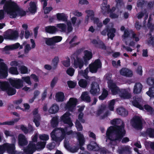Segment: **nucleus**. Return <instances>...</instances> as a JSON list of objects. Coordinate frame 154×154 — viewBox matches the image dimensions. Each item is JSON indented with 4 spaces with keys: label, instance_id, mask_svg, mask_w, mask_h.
<instances>
[{
    "label": "nucleus",
    "instance_id": "15",
    "mask_svg": "<svg viewBox=\"0 0 154 154\" xmlns=\"http://www.w3.org/2000/svg\"><path fill=\"white\" fill-rule=\"evenodd\" d=\"M70 115V114L69 112H66L61 117L63 122L64 123L67 124L69 126L68 127L69 128H71L73 125L71 118L69 117Z\"/></svg>",
    "mask_w": 154,
    "mask_h": 154
},
{
    "label": "nucleus",
    "instance_id": "60",
    "mask_svg": "<svg viewBox=\"0 0 154 154\" xmlns=\"http://www.w3.org/2000/svg\"><path fill=\"white\" fill-rule=\"evenodd\" d=\"M20 69L22 74H25L27 73L28 72L27 68L24 66H21L20 68Z\"/></svg>",
    "mask_w": 154,
    "mask_h": 154
},
{
    "label": "nucleus",
    "instance_id": "13",
    "mask_svg": "<svg viewBox=\"0 0 154 154\" xmlns=\"http://www.w3.org/2000/svg\"><path fill=\"white\" fill-rule=\"evenodd\" d=\"M77 102V99L73 98H70L66 105L65 108L71 111H73Z\"/></svg>",
    "mask_w": 154,
    "mask_h": 154
},
{
    "label": "nucleus",
    "instance_id": "17",
    "mask_svg": "<svg viewBox=\"0 0 154 154\" xmlns=\"http://www.w3.org/2000/svg\"><path fill=\"white\" fill-rule=\"evenodd\" d=\"M35 150L36 145L35 143L33 142H31L24 151L27 154H32Z\"/></svg>",
    "mask_w": 154,
    "mask_h": 154
},
{
    "label": "nucleus",
    "instance_id": "9",
    "mask_svg": "<svg viewBox=\"0 0 154 154\" xmlns=\"http://www.w3.org/2000/svg\"><path fill=\"white\" fill-rule=\"evenodd\" d=\"M72 58L73 61L74 67L76 68H79L80 69H82L84 66L82 60L79 57L75 54L72 55Z\"/></svg>",
    "mask_w": 154,
    "mask_h": 154
},
{
    "label": "nucleus",
    "instance_id": "57",
    "mask_svg": "<svg viewBox=\"0 0 154 154\" xmlns=\"http://www.w3.org/2000/svg\"><path fill=\"white\" fill-rule=\"evenodd\" d=\"M22 79L29 85H31L32 84L30 80V78L29 76L23 77L22 78Z\"/></svg>",
    "mask_w": 154,
    "mask_h": 154
},
{
    "label": "nucleus",
    "instance_id": "41",
    "mask_svg": "<svg viewBox=\"0 0 154 154\" xmlns=\"http://www.w3.org/2000/svg\"><path fill=\"white\" fill-rule=\"evenodd\" d=\"M88 69L87 68L84 70H80L79 71V75L83 76L85 79H88Z\"/></svg>",
    "mask_w": 154,
    "mask_h": 154
},
{
    "label": "nucleus",
    "instance_id": "31",
    "mask_svg": "<svg viewBox=\"0 0 154 154\" xmlns=\"http://www.w3.org/2000/svg\"><path fill=\"white\" fill-rule=\"evenodd\" d=\"M116 32V29L115 28H112L107 29V35L108 38H110L113 39V37L115 36V33Z\"/></svg>",
    "mask_w": 154,
    "mask_h": 154
},
{
    "label": "nucleus",
    "instance_id": "47",
    "mask_svg": "<svg viewBox=\"0 0 154 154\" xmlns=\"http://www.w3.org/2000/svg\"><path fill=\"white\" fill-rule=\"evenodd\" d=\"M146 93L150 97L154 98V87L150 88Z\"/></svg>",
    "mask_w": 154,
    "mask_h": 154
},
{
    "label": "nucleus",
    "instance_id": "40",
    "mask_svg": "<svg viewBox=\"0 0 154 154\" xmlns=\"http://www.w3.org/2000/svg\"><path fill=\"white\" fill-rule=\"evenodd\" d=\"M79 86L83 88H85L88 85V81L86 79H81L78 82Z\"/></svg>",
    "mask_w": 154,
    "mask_h": 154
},
{
    "label": "nucleus",
    "instance_id": "46",
    "mask_svg": "<svg viewBox=\"0 0 154 154\" xmlns=\"http://www.w3.org/2000/svg\"><path fill=\"white\" fill-rule=\"evenodd\" d=\"M146 133L150 137L154 138V129L148 128L146 130Z\"/></svg>",
    "mask_w": 154,
    "mask_h": 154
},
{
    "label": "nucleus",
    "instance_id": "54",
    "mask_svg": "<svg viewBox=\"0 0 154 154\" xmlns=\"http://www.w3.org/2000/svg\"><path fill=\"white\" fill-rule=\"evenodd\" d=\"M67 149L69 151L72 153H74L78 151L79 148L77 146H73L70 147H69Z\"/></svg>",
    "mask_w": 154,
    "mask_h": 154
},
{
    "label": "nucleus",
    "instance_id": "59",
    "mask_svg": "<svg viewBox=\"0 0 154 154\" xmlns=\"http://www.w3.org/2000/svg\"><path fill=\"white\" fill-rule=\"evenodd\" d=\"M32 48V47L31 48L30 47V45H29L27 44L25 45L24 48L25 53H28L29 51L31 50Z\"/></svg>",
    "mask_w": 154,
    "mask_h": 154
},
{
    "label": "nucleus",
    "instance_id": "35",
    "mask_svg": "<svg viewBox=\"0 0 154 154\" xmlns=\"http://www.w3.org/2000/svg\"><path fill=\"white\" fill-rule=\"evenodd\" d=\"M76 134L78 137V140H79L80 146L83 145L85 143V141L83 134L79 132L76 133Z\"/></svg>",
    "mask_w": 154,
    "mask_h": 154
},
{
    "label": "nucleus",
    "instance_id": "42",
    "mask_svg": "<svg viewBox=\"0 0 154 154\" xmlns=\"http://www.w3.org/2000/svg\"><path fill=\"white\" fill-rule=\"evenodd\" d=\"M57 27L58 29L59 30L62 32H65L66 31V26L64 23H60L57 25Z\"/></svg>",
    "mask_w": 154,
    "mask_h": 154
},
{
    "label": "nucleus",
    "instance_id": "39",
    "mask_svg": "<svg viewBox=\"0 0 154 154\" xmlns=\"http://www.w3.org/2000/svg\"><path fill=\"white\" fill-rule=\"evenodd\" d=\"M64 94L61 92H59L56 93V100L58 102H62L64 100Z\"/></svg>",
    "mask_w": 154,
    "mask_h": 154
},
{
    "label": "nucleus",
    "instance_id": "12",
    "mask_svg": "<svg viewBox=\"0 0 154 154\" xmlns=\"http://www.w3.org/2000/svg\"><path fill=\"white\" fill-rule=\"evenodd\" d=\"M8 67L3 62H0V79L6 78L8 75Z\"/></svg>",
    "mask_w": 154,
    "mask_h": 154
},
{
    "label": "nucleus",
    "instance_id": "7",
    "mask_svg": "<svg viewBox=\"0 0 154 154\" xmlns=\"http://www.w3.org/2000/svg\"><path fill=\"white\" fill-rule=\"evenodd\" d=\"M0 88L6 91L9 95H14L16 92L15 89L11 87L7 82L0 81Z\"/></svg>",
    "mask_w": 154,
    "mask_h": 154
},
{
    "label": "nucleus",
    "instance_id": "14",
    "mask_svg": "<svg viewBox=\"0 0 154 154\" xmlns=\"http://www.w3.org/2000/svg\"><path fill=\"white\" fill-rule=\"evenodd\" d=\"M132 124L134 128L137 129H141L142 122L140 117L137 116H134L132 121Z\"/></svg>",
    "mask_w": 154,
    "mask_h": 154
},
{
    "label": "nucleus",
    "instance_id": "5",
    "mask_svg": "<svg viewBox=\"0 0 154 154\" xmlns=\"http://www.w3.org/2000/svg\"><path fill=\"white\" fill-rule=\"evenodd\" d=\"M5 150L9 153L14 154L16 153L14 144L6 143L0 146V154H2Z\"/></svg>",
    "mask_w": 154,
    "mask_h": 154
},
{
    "label": "nucleus",
    "instance_id": "26",
    "mask_svg": "<svg viewBox=\"0 0 154 154\" xmlns=\"http://www.w3.org/2000/svg\"><path fill=\"white\" fill-rule=\"evenodd\" d=\"M19 143L20 145L23 146L26 145L28 142L25 136L22 134H20L18 137Z\"/></svg>",
    "mask_w": 154,
    "mask_h": 154
},
{
    "label": "nucleus",
    "instance_id": "51",
    "mask_svg": "<svg viewBox=\"0 0 154 154\" xmlns=\"http://www.w3.org/2000/svg\"><path fill=\"white\" fill-rule=\"evenodd\" d=\"M59 61V58L58 57H55L52 60V64L53 66V68L55 69L57 67V64Z\"/></svg>",
    "mask_w": 154,
    "mask_h": 154
},
{
    "label": "nucleus",
    "instance_id": "61",
    "mask_svg": "<svg viewBox=\"0 0 154 154\" xmlns=\"http://www.w3.org/2000/svg\"><path fill=\"white\" fill-rule=\"evenodd\" d=\"M74 69L72 68H69L66 71V72L69 75L72 76L73 75L74 72Z\"/></svg>",
    "mask_w": 154,
    "mask_h": 154
},
{
    "label": "nucleus",
    "instance_id": "1",
    "mask_svg": "<svg viewBox=\"0 0 154 154\" xmlns=\"http://www.w3.org/2000/svg\"><path fill=\"white\" fill-rule=\"evenodd\" d=\"M115 126H110L107 129L106 141L109 146H115L119 143L125 134L123 122L120 119H114L112 122Z\"/></svg>",
    "mask_w": 154,
    "mask_h": 154
},
{
    "label": "nucleus",
    "instance_id": "23",
    "mask_svg": "<svg viewBox=\"0 0 154 154\" xmlns=\"http://www.w3.org/2000/svg\"><path fill=\"white\" fill-rule=\"evenodd\" d=\"M143 85L140 82L136 83L133 88V93L134 94H137L140 93L142 90Z\"/></svg>",
    "mask_w": 154,
    "mask_h": 154
},
{
    "label": "nucleus",
    "instance_id": "43",
    "mask_svg": "<svg viewBox=\"0 0 154 154\" xmlns=\"http://www.w3.org/2000/svg\"><path fill=\"white\" fill-rule=\"evenodd\" d=\"M46 142L45 141L38 142L36 146V149H42L45 147Z\"/></svg>",
    "mask_w": 154,
    "mask_h": 154
},
{
    "label": "nucleus",
    "instance_id": "38",
    "mask_svg": "<svg viewBox=\"0 0 154 154\" xmlns=\"http://www.w3.org/2000/svg\"><path fill=\"white\" fill-rule=\"evenodd\" d=\"M20 46V44L18 43L9 45L6 46L5 48L6 50H13L17 49Z\"/></svg>",
    "mask_w": 154,
    "mask_h": 154
},
{
    "label": "nucleus",
    "instance_id": "16",
    "mask_svg": "<svg viewBox=\"0 0 154 154\" xmlns=\"http://www.w3.org/2000/svg\"><path fill=\"white\" fill-rule=\"evenodd\" d=\"M10 82L11 85L15 88L19 89L23 87V82L20 79H11Z\"/></svg>",
    "mask_w": 154,
    "mask_h": 154
},
{
    "label": "nucleus",
    "instance_id": "49",
    "mask_svg": "<svg viewBox=\"0 0 154 154\" xmlns=\"http://www.w3.org/2000/svg\"><path fill=\"white\" fill-rule=\"evenodd\" d=\"M75 124L78 131H82L83 129L82 126L78 120L77 119L76 120Z\"/></svg>",
    "mask_w": 154,
    "mask_h": 154
},
{
    "label": "nucleus",
    "instance_id": "64",
    "mask_svg": "<svg viewBox=\"0 0 154 154\" xmlns=\"http://www.w3.org/2000/svg\"><path fill=\"white\" fill-rule=\"evenodd\" d=\"M97 47L103 49H106V46L101 41L99 42V44L97 46Z\"/></svg>",
    "mask_w": 154,
    "mask_h": 154
},
{
    "label": "nucleus",
    "instance_id": "19",
    "mask_svg": "<svg viewBox=\"0 0 154 154\" xmlns=\"http://www.w3.org/2000/svg\"><path fill=\"white\" fill-rule=\"evenodd\" d=\"M33 115L34 116L33 122L35 124L36 127H38L40 125V117L38 113V110L37 109H35L33 111Z\"/></svg>",
    "mask_w": 154,
    "mask_h": 154
},
{
    "label": "nucleus",
    "instance_id": "3",
    "mask_svg": "<svg viewBox=\"0 0 154 154\" xmlns=\"http://www.w3.org/2000/svg\"><path fill=\"white\" fill-rule=\"evenodd\" d=\"M110 75H108L106 76V79H107L108 87L111 90L112 94L116 95L119 94V96L123 99H129L131 97V94L125 89H119L116 84L112 80L108 79V77Z\"/></svg>",
    "mask_w": 154,
    "mask_h": 154
},
{
    "label": "nucleus",
    "instance_id": "32",
    "mask_svg": "<svg viewBox=\"0 0 154 154\" xmlns=\"http://www.w3.org/2000/svg\"><path fill=\"white\" fill-rule=\"evenodd\" d=\"M117 113L119 115L123 117L126 116L128 115V112L122 107H121L118 108L117 109Z\"/></svg>",
    "mask_w": 154,
    "mask_h": 154
},
{
    "label": "nucleus",
    "instance_id": "52",
    "mask_svg": "<svg viewBox=\"0 0 154 154\" xmlns=\"http://www.w3.org/2000/svg\"><path fill=\"white\" fill-rule=\"evenodd\" d=\"M85 12L87 14V16L90 17L91 19L94 18V13L93 11L90 10H87Z\"/></svg>",
    "mask_w": 154,
    "mask_h": 154
},
{
    "label": "nucleus",
    "instance_id": "2",
    "mask_svg": "<svg viewBox=\"0 0 154 154\" xmlns=\"http://www.w3.org/2000/svg\"><path fill=\"white\" fill-rule=\"evenodd\" d=\"M0 4H4L3 9L11 18H15L17 16H23L26 15V12L14 2L2 0Z\"/></svg>",
    "mask_w": 154,
    "mask_h": 154
},
{
    "label": "nucleus",
    "instance_id": "30",
    "mask_svg": "<svg viewBox=\"0 0 154 154\" xmlns=\"http://www.w3.org/2000/svg\"><path fill=\"white\" fill-rule=\"evenodd\" d=\"M28 9L29 11L32 14L35 13L37 11L36 3L33 2H31L29 3Z\"/></svg>",
    "mask_w": 154,
    "mask_h": 154
},
{
    "label": "nucleus",
    "instance_id": "6",
    "mask_svg": "<svg viewBox=\"0 0 154 154\" xmlns=\"http://www.w3.org/2000/svg\"><path fill=\"white\" fill-rule=\"evenodd\" d=\"M3 36L5 39L15 40L18 37L19 33L17 30L9 29L4 32Z\"/></svg>",
    "mask_w": 154,
    "mask_h": 154
},
{
    "label": "nucleus",
    "instance_id": "21",
    "mask_svg": "<svg viewBox=\"0 0 154 154\" xmlns=\"http://www.w3.org/2000/svg\"><path fill=\"white\" fill-rule=\"evenodd\" d=\"M119 72L120 74L124 76L131 77L132 75L131 71L126 68H122L120 70Z\"/></svg>",
    "mask_w": 154,
    "mask_h": 154
},
{
    "label": "nucleus",
    "instance_id": "48",
    "mask_svg": "<svg viewBox=\"0 0 154 154\" xmlns=\"http://www.w3.org/2000/svg\"><path fill=\"white\" fill-rule=\"evenodd\" d=\"M51 123L53 127H56L58 124L57 117H53L51 120Z\"/></svg>",
    "mask_w": 154,
    "mask_h": 154
},
{
    "label": "nucleus",
    "instance_id": "63",
    "mask_svg": "<svg viewBox=\"0 0 154 154\" xmlns=\"http://www.w3.org/2000/svg\"><path fill=\"white\" fill-rule=\"evenodd\" d=\"M68 84L69 88H73L75 86L76 83L70 81L68 82Z\"/></svg>",
    "mask_w": 154,
    "mask_h": 154
},
{
    "label": "nucleus",
    "instance_id": "24",
    "mask_svg": "<svg viewBox=\"0 0 154 154\" xmlns=\"http://www.w3.org/2000/svg\"><path fill=\"white\" fill-rule=\"evenodd\" d=\"M87 148L89 150L97 151L99 149V147L95 141H91L88 145Z\"/></svg>",
    "mask_w": 154,
    "mask_h": 154
},
{
    "label": "nucleus",
    "instance_id": "8",
    "mask_svg": "<svg viewBox=\"0 0 154 154\" xmlns=\"http://www.w3.org/2000/svg\"><path fill=\"white\" fill-rule=\"evenodd\" d=\"M44 40L46 44L48 46H54L56 43L60 42L62 39V37L60 36H54L51 38H44Z\"/></svg>",
    "mask_w": 154,
    "mask_h": 154
},
{
    "label": "nucleus",
    "instance_id": "18",
    "mask_svg": "<svg viewBox=\"0 0 154 154\" xmlns=\"http://www.w3.org/2000/svg\"><path fill=\"white\" fill-rule=\"evenodd\" d=\"M91 88L90 90V93L92 95L98 94L100 91V88L98 84L94 82L91 84Z\"/></svg>",
    "mask_w": 154,
    "mask_h": 154
},
{
    "label": "nucleus",
    "instance_id": "37",
    "mask_svg": "<svg viewBox=\"0 0 154 154\" xmlns=\"http://www.w3.org/2000/svg\"><path fill=\"white\" fill-rule=\"evenodd\" d=\"M57 17L58 20L65 21H67L68 17L65 14L62 13L57 14Z\"/></svg>",
    "mask_w": 154,
    "mask_h": 154
},
{
    "label": "nucleus",
    "instance_id": "45",
    "mask_svg": "<svg viewBox=\"0 0 154 154\" xmlns=\"http://www.w3.org/2000/svg\"><path fill=\"white\" fill-rule=\"evenodd\" d=\"M9 72L11 74L13 75H18L19 72L17 68L16 67L12 66L9 69Z\"/></svg>",
    "mask_w": 154,
    "mask_h": 154
},
{
    "label": "nucleus",
    "instance_id": "4",
    "mask_svg": "<svg viewBox=\"0 0 154 154\" xmlns=\"http://www.w3.org/2000/svg\"><path fill=\"white\" fill-rule=\"evenodd\" d=\"M66 130L67 127L64 129L55 128L51 133L52 140L56 142H60L64 138Z\"/></svg>",
    "mask_w": 154,
    "mask_h": 154
},
{
    "label": "nucleus",
    "instance_id": "50",
    "mask_svg": "<svg viewBox=\"0 0 154 154\" xmlns=\"http://www.w3.org/2000/svg\"><path fill=\"white\" fill-rule=\"evenodd\" d=\"M108 95V91L105 89H103V93L99 97V98L101 100H103Z\"/></svg>",
    "mask_w": 154,
    "mask_h": 154
},
{
    "label": "nucleus",
    "instance_id": "33",
    "mask_svg": "<svg viewBox=\"0 0 154 154\" xmlns=\"http://www.w3.org/2000/svg\"><path fill=\"white\" fill-rule=\"evenodd\" d=\"M48 0H41L42 2H43V8L44 9V12L45 14H47L52 9V8L51 7H46L45 9V7L47 5V1Z\"/></svg>",
    "mask_w": 154,
    "mask_h": 154
},
{
    "label": "nucleus",
    "instance_id": "25",
    "mask_svg": "<svg viewBox=\"0 0 154 154\" xmlns=\"http://www.w3.org/2000/svg\"><path fill=\"white\" fill-rule=\"evenodd\" d=\"M84 55L83 57L84 61L85 64H87L88 61L90 60L92 57V54L91 52L87 50H85L84 51Z\"/></svg>",
    "mask_w": 154,
    "mask_h": 154
},
{
    "label": "nucleus",
    "instance_id": "11",
    "mask_svg": "<svg viewBox=\"0 0 154 154\" xmlns=\"http://www.w3.org/2000/svg\"><path fill=\"white\" fill-rule=\"evenodd\" d=\"M133 100L132 101L133 105L140 109H143V108L142 105L143 100L142 98V97L136 96L133 97Z\"/></svg>",
    "mask_w": 154,
    "mask_h": 154
},
{
    "label": "nucleus",
    "instance_id": "44",
    "mask_svg": "<svg viewBox=\"0 0 154 154\" xmlns=\"http://www.w3.org/2000/svg\"><path fill=\"white\" fill-rule=\"evenodd\" d=\"M71 22L73 26L77 25L79 26L81 23V20H77L76 23V21L77 20V18L76 17H74L71 19Z\"/></svg>",
    "mask_w": 154,
    "mask_h": 154
},
{
    "label": "nucleus",
    "instance_id": "58",
    "mask_svg": "<svg viewBox=\"0 0 154 154\" xmlns=\"http://www.w3.org/2000/svg\"><path fill=\"white\" fill-rule=\"evenodd\" d=\"M115 104V100H112L110 101L108 107L109 109L111 111H113L114 109V105Z\"/></svg>",
    "mask_w": 154,
    "mask_h": 154
},
{
    "label": "nucleus",
    "instance_id": "20",
    "mask_svg": "<svg viewBox=\"0 0 154 154\" xmlns=\"http://www.w3.org/2000/svg\"><path fill=\"white\" fill-rule=\"evenodd\" d=\"M118 152L119 154H131L132 152L131 148L128 146L122 147L118 150Z\"/></svg>",
    "mask_w": 154,
    "mask_h": 154
},
{
    "label": "nucleus",
    "instance_id": "56",
    "mask_svg": "<svg viewBox=\"0 0 154 154\" xmlns=\"http://www.w3.org/2000/svg\"><path fill=\"white\" fill-rule=\"evenodd\" d=\"M66 24L67 26V32L69 33L72 31L73 28L72 26L71 23L70 21H67Z\"/></svg>",
    "mask_w": 154,
    "mask_h": 154
},
{
    "label": "nucleus",
    "instance_id": "22",
    "mask_svg": "<svg viewBox=\"0 0 154 154\" xmlns=\"http://www.w3.org/2000/svg\"><path fill=\"white\" fill-rule=\"evenodd\" d=\"M81 98L82 100L85 102L89 103L91 101V97L89 92L87 91L83 92L81 94Z\"/></svg>",
    "mask_w": 154,
    "mask_h": 154
},
{
    "label": "nucleus",
    "instance_id": "36",
    "mask_svg": "<svg viewBox=\"0 0 154 154\" xmlns=\"http://www.w3.org/2000/svg\"><path fill=\"white\" fill-rule=\"evenodd\" d=\"M59 107L56 104L53 105L49 109V112L51 114H55L58 112Z\"/></svg>",
    "mask_w": 154,
    "mask_h": 154
},
{
    "label": "nucleus",
    "instance_id": "34",
    "mask_svg": "<svg viewBox=\"0 0 154 154\" xmlns=\"http://www.w3.org/2000/svg\"><path fill=\"white\" fill-rule=\"evenodd\" d=\"M131 31L125 29L124 31L123 34L122 35V37L123 38L122 40L125 42L126 45L128 44V43L126 41V39L129 36L130 34H131Z\"/></svg>",
    "mask_w": 154,
    "mask_h": 154
},
{
    "label": "nucleus",
    "instance_id": "62",
    "mask_svg": "<svg viewBox=\"0 0 154 154\" xmlns=\"http://www.w3.org/2000/svg\"><path fill=\"white\" fill-rule=\"evenodd\" d=\"M131 33H132L131 35L132 38L134 39L136 42L138 41L139 40V39L137 35L133 31H131Z\"/></svg>",
    "mask_w": 154,
    "mask_h": 154
},
{
    "label": "nucleus",
    "instance_id": "55",
    "mask_svg": "<svg viewBox=\"0 0 154 154\" xmlns=\"http://www.w3.org/2000/svg\"><path fill=\"white\" fill-rule=\"evenodd\" d=\"M146 82L148 85L149 86L154 85V78L152 77L148 78Z\"/></svg>",
    "mask_w": 154,
    "mask_h": 154
},
{
    "label": "nucleus",
    "instance_id": "53",
    "mask_svg": "<svg viewBox=\"0 0 154 154\" xmlns=\"http://www.w3.org/2000/svg\"><path fill=\"white\" fill-rule=\"evenodd\" d=\"M39 137L40 140L44 141H47L49 139L48 135L45 134L39 135Z\"/></svg>",
    "mask_w": 154,
    "mask_h": 154
},
{
    "label": "nucleus",
    "instance_id": "29",
    "mask_svg": "<svg viewBox=\"0 0 154 154\" xmlns=\"http://www.w3.org/2000/svg\"><path fill=\"white\" fill-rule=\"evenodd\" d=\"M46 32L50 34H54L58 31V29L54 26H48L45 27Z\"/></svg>",
    "mask_w": 154,
    "mask_h": 154
},
{
    "label": "nucleus",
    "instance_id": "28",
    "mask_svg": "<svg viewBox=\"0 0 154 154\" xmlns=\"http://www.w3.org/2000/svg\"><path fill=\"white\" fill-rule=\"evenodd\" d=\"M143 16H144V19L145 21L148 18V13L146 9L142 11L137 14V17L139 19H141Z\"/></svg>",
    "mask_w": 154,
    "mask_h": 154
},
{
    "label": "nucleus",
    "instance_id": "10",
    "mask_svg": "<svg viewBox=\"0 0 154 154\" xmlns=\"http://www.w3.org/2000/svg\"><path fill=\"white\" fill-rule=\"evenodd\" d=\"M101 67V63L99 59L96 60L95 61L89 65L90 71L92 73H95L97 72V69Z\"/></svg>",
    "mask_w": 154,
    "mask_h": 154
},
{
    "label": "nucleus",
    "instance_id": "27",
    "mask_svg": "<svg viewBox=\"0 0 154 154\" xmlns=\"http://www.w3.org/2000/svg\"><path fill=\"white\" fill-rule=\"evenodd\" d=\"M101 12L103 14L106 13H109V12L110 6L107 5V2H103L101 6Z\"/></svg>",
    "mask_w": 154,
    "mask_h": 154
}]
</instances>
